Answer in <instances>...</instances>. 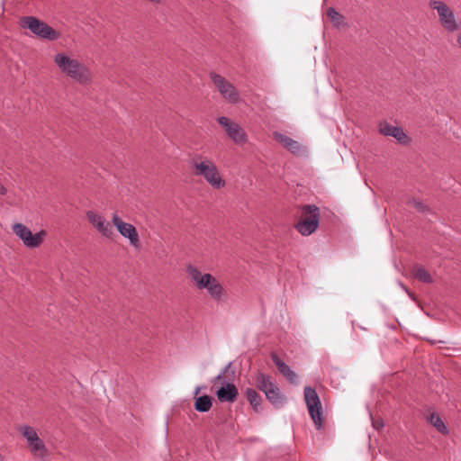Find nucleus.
Here are the masks:
<instances>
[{
    "mask_svg": "<svg viewBox=\"0 0 461 461\" xmlns=\"http://www.w3.org/2000/svg\"><path fill=\"white\" fill-rule=\"evenodd\" d=\"M54 63L64 75L75 82L80 85H87L92 82L91 70L78 59L66 53H58L54 56Z\"/></svg>",
    "mask_w": 461,
    "mask_h": 461,
    "instance_id": "1",
    "label": "nucleus"
},
{
    "mask_svg": "<svg viewBox=\"0 0 461 461\" xmlns=\"http://www.w3.org/2000/svg\"><path fill=\"white\" fill-rule=\"evenodd\" d=\"M192 173L195 176H203L214 189L225 186V181L212 160L200 154L194 156L189 161Z\"/></svg>",
    "mask_w": 461,
    "mask_h": 461,
    "instance_id": "2",
    "label": "nucleus"
},
{
    "mask_svg": "<svg viewBox=\"0 0 461 461\" xmlns=\"http://www.w3.org/2000/svg\"><path fill=\"white\" fill-rule=\"evenodd\" d=\"M319 221V208L313 204H306L302 208L301 218L294 227L302 235L309 236L317 230Z\"/></svg>",
    "mask_w": 461,
    "mask_h": 461,
    "instance_id": "3",
    "label": "nucleus"
},
{
    "mask_svg": "<svg viewBox=\"0 0 461 461\" xmlns=\"http://www.w3.org/2000/svg\"><path fill=\"white\" fill-rule=\"evenodd\" d=\"M20 24L23 28L29 29L41 39L55 41L59 37V33L57 31L34 16H24L21 18Z\"/></svg>",
    "mask_w": 461,
    "mask_h": 461,
    "instance_id": "4",
    "label": "nucleus"
},
{
    "mask_svg": "<svg viewBox=\"0 0 461 461\" xmlns=\"http://www.w3.org/2000/svg\"><path fill=\"white\" fill-rule=\"evenodd\" d=\"M20 432L26 438L28 447L35 459L45 461L49 451L44 442L38 437L36 430L30 426H23Z\"/></svg>",
    "mask_w": 461,
    "mask_h": 461,
    "instance_id": "5",
    "label": "nucleus"
},
{
    "mask_svg": "<svg viewBox=\"0 0 461 461\" xmlns=\"http://www.w3.org/2000/svg\"><path fill=\"white\" fill-rule=\"evenodd\" d=\"M304 401L308 409L310 417L317 429L322 426L321 402L316 390L311 386L304 388Z\"/></svg>",
    "mask_w": 461,
    "mask_h": 461,
    "instance_id": "6",
    "label": "nucleus"
},
{
    "mask_svg": "<svg viewBox=\"0 0 461 461\" xmlns=\"http://www.w3.org/2000/svg\"><path fill=\"white\" fill-rule=\"evenodd\" d=\"M12 229L14 233L23 240L24 246L30 249L40 247L47 235L44 230L32 234L31 230L23 223H15Z\"/></svg>",
    "mask_w": 461,
    "mask_h": 461,
    "instance_id": "7",
    "label": "nucleus"
},
{
    "mask_svg": "<svg viewBox=\"0 0 461 461\" xmlns=\"http://www.w3.org/2000/svg\"><path fill=\"white\" fill-rule=\"evenodd\" d=\"M429 6L437 10L441 25L447 32H456L459 30V25L456 21L453 11L442 1L433 0L429 2Z\"/></svg>",
    "mask_w": 461,
    "mask_h": 461,
    "instance_id": "8",
    "label": "nucleus"
},
{
    "mask_svg": "<svg viewBox=\"0 0 461 461\" xmlns=\"http://www.w3.org/2000/svg\"><path fill=\"white\" fill-rule=\"evenodd\" d=\"M186 273L191 282L198 290L206 289L208 292L210 287H212L217 280L212 275L209 273L203 274L196 267L193 265H188L186 267Z\"/></svg>",
    "mask_w": 461,
    "mask_h": 461,
    "instance_id": "9",
    "label": "nucleus"
},
{
    "mask_svg": "<svg viewBox=\"0 0 461 461\" xmlns=\"http://www.w3.org/2000/svg\"><path fill=\"white\" fill-rule=\"evenodd\" d=\"M212 80L223 98L231 104L238 103L240 95L235 86L221 75L211 74Z\"/></svg>",
    "mask_w": 461,
    "mask_h": 461,
    "instance_id": "10",
    "label": "nucleus"
},
{
    "mask_svg": "<svg viewBox=\"0 0 461 461\" xmlns=\"http://www.w3.org/2000/svg\"><path fill=\"white\" fill-rule=\"evenodd\" d=\"M218 122L222 126L226 134L237 144H242L247 141V134L244 130L235 122L230 121L225 116L218 118Z\"/></svg>",
    "mask_w": 461,
    "mask_h": 461,
    "instance_id": "11",
    "label": "nucleus"
},
{
    "mask_svg": "<svg viewBox=\"0 0 461 461\" xmlns=\"http://www.w3.org/2000/svg\"><path fill=\"white\" fill-rule=\"evenodd\" d=\"M113 224L116 227L120 234L129 239L131 244L138 247L140 243L139 234L136 228L131 224L124 222L116 213L112 217Z\"/></svg>",
    "mask_w": 461,
    "mask_h": 461,
    "instance_id": "12",
    "label": "nucleus"
},
{
    "mask_svg": "<svg viewBox=\"0 0 461 461\" xmlns=\"http://www.w3.org/2000/svg\"><path fill=\"white\" fill-rule=\"evenodd\" d=\"M379 132L384 136L393 137L401 144L406 145L411 141V139L405 134L401 127L389 124L387 122H381L379 123Z\"/></svg>",
    "mask_w": 461,
    "mask_h": 461,
    "instance_id": "13",
    "label": "nucleus"
},
{
    "mask_svg": "<svg viewBox=\"0 0 461 461\" xmlns=\"http://www.w3.org/2000/svg\"><path fill=\"white\" fill-rule=\"evenodd\" d=\"M88 221L104 237L110 238L113 231L111 224L105 219L95 212L88 211L86 212Z\"/></svg>",
    "mask_w": 461,
    "mask_h": 461,
    "instance_id": "14",
    "label": "nucleus"
},
{
    "mask_svg": "<svg viewBox=\"0 0 461 461\" xmlns=\"http://www.w3.org/2000/svg\"><path fill=\"white\" fill-rule=\"evenodd\" d=\"M273 138L294 155H300L303 152V146L297 140L285 134L276 131L273 133Z\"/></svg>",
    "mask_w": 461,
    "mask_h": 461,
    "instance_id": "15",
    "label": "nucleus"
},
{
    "mask_svg": "<svg viewBox=\"0 0 461 461\" xmlns=\"http://www.w3.org/2000/svg\"><path fill=\"white\" fill-rule=\"evenodd\" d=\"M238 395V388L232 383H227L216 392V396L221 402H233L236 401Z\"/></svg>",
    "mask_w": 461,
    "mask_h": 461,
    "instance_id": "16",
    "label": "nucleus"
},
{
    "mask_svg": "<svg viewBox=\"0 0 461 461\" xmlns=\"http://www.w3.org/2000/svg\"><path fill=\"white\" fill-rule=\"evenodd\" d=\"M271 359L276 366L278 371L287 379L289 383H297V375L290 368L288 365H286L285 362L281 360V358L278 357L276 353H271Z\"/></svg>",
    "mask_w": 461,
    "mask_h": 461,
    "instance_id": "17",
    "label": "nucleus"
},
{
    "mask_svg": "<svg viewBox=\"0 0 461 461\" xmlns=\"http://www.w3.org/2000/svg\"><path fill=\"white\" fill-rule=\"evenodd\" d=\"M267 399L275 406V407H281L285 398V396L280 393V390L278 386L276 384L274 385V388H271L265 393Z\"/></svg>",
    "mask_w": 461,
    "mask_h": 461,
    "instance_id": "18",
    "label": "nucleus"
},
{
    "mask_svg": "<svg viewBox=\"0 0 461 461\" xmlns=\"http://www.w3.org/2000/svg\"><path fill=\"white\" fill-rule=\"evenodd\" d=\"M207 293L213 301L218 303L224 302L227 299V292L218 280H216L212 287H210Z\"/></svg>",
    "mask_w": 461,
    "mask_h": 461,
    "instance_id": "19",
    "label": "nucleus"
},
{
    "mask_svg": "<svg viewBox=\"0 0 461 461\" xmlns=\"http://www.w3.org/2000/svg\"><path fill=\"white\" fill-rule=\"evenodd\" d=\"M255 385L256 387L262 391L264 393L270 390L271 388H274V385H276L271 380L270 376L267 375H265L263 373H258L255 376Z\"/></svg>",
    "mask_w": 461,
    "mask_h": 461,
    "instance_id": "20",
    "label": "nucleus"
},
{
    "mask_svg": "<svg viewBox=\"0 0 461 461\" xmlns=\"http://www.w3.org/2000/svg\"><path fill=\"white\" fill-rule=\"evenodd\" d=\"M255 385L256 387L262 391L264 393L270 390L271 388H274V385H276L271 380L270 376L267 375H265L263 373H258L255 376Z\"/></svg>",
    "mask_w": 461,
    "mask_h": 461,
    "instance_id": "21",
    "label": "nucleus"
},
{
    "mask_svg": "<svg viewBox=\"0 0 461 461\" xmlns=\"http://www.w3.org/2000/svg\"><path fill=\"white\" fill-rule=\"evenodd\" d=\"M427 420L441 434L447 435L449 430L441 417L436 413L432 412L428 416Z\"/></svg>",
    "mask_w": 461,
    "mask_h": 461,
    "instance_id": "22",
    "label": "nucleus"
},
{
    "mask_svg": "<svg viewBox=\"0 0 461 461\" xmlns=\"http://www.w3.org/2000/svg\"><path fill=\"white\" fill-rule=\"evenodd\" d=\"M412 276L420 282L430 284L433 282L431 275L420 265L413 266L411 269Z\"/></svg>",
    "mask_w": 461,
    "mask_h": 461,
    "instance_id": "23",
    "label": "nucleus"
},
{
    "mask_svg": "<svg viewBox=\"0 0 461 461\" xmlns=\"http://www.w3.org/2000/svg\"><path fill=\"white\" fill-rule=\"evenodd\" d=\"M212 405V398L209 395L199 396L195 399L194 402V409L199 412L208 411Z\"/></svg>",
    "mask_w": 461,
    "mask_h": 461,
    "instance_id": "24",
    "label": "nucleus"
},
{
    "mask_svg": "<svg viewBox=\"0 0 461 461\" xmlns=\"http://www.w3.org/2000/svg\"><path fill=\"white\" fill-rule=\"evenodd\" d=\"M246 397L248 401L249 402L250 405L254 409L255 411H260V404H261V396L256 392V390L252 388H248L246 390Z\"/></svg>",
    "mask_w": 461,
    "mask_h": 461,
    "instance_id": "25",
    "label": "nucleus"
},
{
    "mask_svg": "<svg viewBox=\"0 0 461 461\" xmlns=\"http://www.w3.org/2000/svg\"><path fill=\"white\" fill-rule=\"evenodd\" d=\"M328 16L336 26H339L343 23L344 17L338 13L334 8L330 7L327 11Z\"/></svg>",
    "mask_w": 461,
    "mask_h": 461,
    "instance_id": "26",
    "label": "nucleus"
},
{
    "mask_svg": "<svg viewBox=\"0 0 461 461\" xmlns=\"http://www.w3.org/2000/svg\"><path fill=\"white\" fill-rule=\"evenodd\" d=\"M231 366V363H229L225 368L222 370L221 373H220L215 378H214V382L215 383H219L221 384L222 386L225 385L227 384L226 382V378H225V374L228 373L230 367Z\"/></svg>",
    "mask_w": 461,
    "mask_h": 461,
    "instance_id": "27",
    "label": "nucleus"
},
{
    "mask_svg": "<svg viewBox=\"0 0 461 461\" xmlns=\"http://www.w3.org/2000/svg\"><path fill=\"white\" fill-rule=\"evenodd\" d=\"M410 203L419 212H425L428 210L427 205H425L423 203L417 201V200H411L410 201Z\"/></svg>",
    "mask_w": 461,
    "mask_h": 461,
    "instance_id": "28",
    "label": "nucleus"
},
{
    "mask_svg": "<svg viewBox=\"0 0 461 461\" xmlns=\"http://www.w3.org/2000/svg\"><path fill=\"white\" fill-rule=\"evenodd\" d=\"M373 427L376 429H380L384 427V423L380 420H373Z\"/></svg>",
    "mask_w": 461,
    "mask_h": 461,
    "instance_id": "29",
    "label": "nucleus"
},
{
    "mask_svg": "<svg viewBox=\"0 0 461 461\" xmlns=\"http://www.w3.org/2000/svg\"><path fill=\"white\" fill-rule=\"evenodd\" d=\"M7 189L0 183V195H5Z\"/></svg>",
    "mask_w": 461,
    "mask_h": 461,
    "instance_id": "30",
    "label": "nucleus"
},
{
    "mask_svg": "<svg viewBox=\"0 0 461 461\" xmlns=\"http://www.w3.org/2000/svg\"><path fill=\"white\" fill-rule=\"evenodd\" d=\"M456 41H457L458 46L461 47V35L458 36Z\"/></svg>",
    "mask_w": 461,
    "mask_h": 461,
    "instance_id": "31",
    "label": "nucleus"
},
{
    "mask_svg": "<svg viewBox=\"0 0 461 461\" xmlns=\"http://www.w3.org/2000/svg\"><path fill=\"white\" fill-rule=\"evenodd\" d=\"M200 393V387H196L194 390V395H197Z\"/></svg>",
    "mask_w": 461,
    "mask_h": 461,
    "instance_id": "32",
    "label": "nucleus"
}]
</instances>
